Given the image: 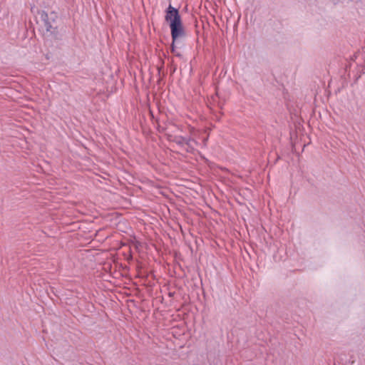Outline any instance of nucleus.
Returning <instances> with one entry per match:
<instances>
[{
	"label": "nucleus",
	"instance_id": "1",
	"mask_svg": "<svg viewBox=\"0 0 365 365\" xmlns=\"http://www.w3.org/2000/svg\"><path fill=\"white\" fill-rule=\"evenodd\" d=\"M165 19L170 23L171 37L174 41L186 36V32L178 9L170 4L165 10Z\"/></svg>",
	"mask_w": 365,
	"mask_h": 365
},
{
	"label": "nucleus",
	"instance_id": "2",
	"mask_svg": "<svg viewBox=\"0 0 365 365\" xmlns=\"http://www.w3.org/2000/svg\"><path fill=\"white\" fill-rule=\"evenodd\" d=\"M40 15L43 26L45 28L44 36L53 40H61V34L58 28V16L55 11H51L49 14L45 11L38 12Z\"/></svg>",
	"mask_w": 365,
	"mask_h": 365
},
{
	"label": "nucleus",
	"instance_id": "3",
	"mask_svg": "<svg viewBox=\"0 0 365 365\" xmlns=\"http://www.w3.org/2000/svg\"><path fill=\"white\" fill-rule=\"evenodd\" d=\"M167 135L168 137L169 140L175 143L176 144H178V145H180L181 147L185 146V144H188V143H187V140L188 138L182 137L180 135H172L168 133H167Z\"/></svg>",
	"mask_w": 365,
	"mask_h": 365
},
{
	"label": "nucleus",
	"instance_id": "4",
	"mask_svg": "<svg viewBox=\"0 0 365 365\" xmlns=\"http://www.w3.org/2000/svg\"><path fill=\"white\" fill-rule=\"evenodd\" d=\"M187 143H188V144H185V145L186 146V148H185V151L188 152V153H192L195 150L193 145H192V143H195V144H197V142L196 140H195L194 139L191 138H188L187 140Z\"/></svg>",
	"mask_w": 365,
	"mask_h": 365
},
{
	"label": "nucleus",
	"instance_id": "5",
	"mask_svg": "<svg viewBox=\"0 0 365 365\" xmlns=\"http://www.w3.org/2000/svg\"><path fill=\"white\" fill-rule=\"evenodd\" d=\"M173 42H172V44H171V52L175 55L176 53V52H178L175 49V43H178V40L177 41H174L173 39Z\"/></svg>",
	"mask_w": 365,
	"mask_h": 365
},
{
	"label": "nucleus",
	"instance_id": "6",
	"mask_svg": "<svg viewBox=\"0 0 365 365\" xmlns=\"http://www.w3.org/2000/svg\"><path fill=\"white\" fill-rule=\"evenodd\" d=\"M175 56H177V57H179V58H182V54L180 53H179V52H176Z\"/></svg>",
	"mask_w": 365,
	"mask_h": 365
},
{
	"label": "nucleus",
	"instance_id": "7",
	"mask_svg": "<svg viewBox=\"0 0 365 365\" xmlns=\"http://www.w3.org/2000/svg\"><path fill=\"white\" fill-rule=\"evenodd\" d=\"M207 140V138H205V139H204V140H203V143H204L205 145L206 144Z\"/></svg>",
	"mask_w": 365,
	"mask_h": 365
}]
</instances>
